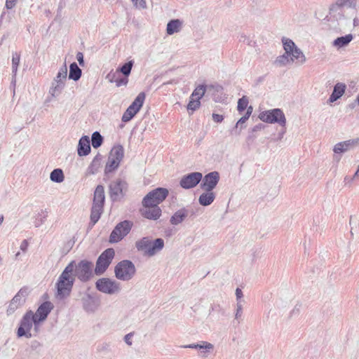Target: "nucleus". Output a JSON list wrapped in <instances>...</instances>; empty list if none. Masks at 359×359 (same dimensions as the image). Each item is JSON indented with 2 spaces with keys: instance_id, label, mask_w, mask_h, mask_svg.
<instances>
[{
  "instance_id": "obj_1",
  "label": "nucleus",
  "mask_w": 359,
  "mask_h": 359,
  "mask_svg": "<svg viewBox=\"0 0 359 359\" xmlns=\"http://www.w3.org/2000/svg\"><path fill=\"white\" fill-rule=\"evenodd\" d=\"M285 54L277 57L276 62L279 65H286L297 61L299 64H303L306 61V57L303 52L297 47L295 43L290 39H283Z\"/></svg>"
},
{
  "instance_id": "obj_2",
  "label": "nucleus",
  "mask_w": 359,
  "mask_h": 359,
  "mask_svg": "<svg viewBox=\"0 0 359 359\" xmlns=\"http://www.w3.org/2000/svg\"><path fill=\"white\" fill-rule=\"evenodd\" d=\"M74 271V262H71L58 278L56 284L57 298L62 299L69 295L75 280Z\"/></svg>"
},
{
  "instance_id": "obj_3",
  "label": "nucleus",
  "mask_w": 359,
  "mask_h": 359,
  "mask_svg": "<svg viewBox=\"0 0 359 359\" xmlns=\"http://www.w3.org/2000/svg\"><path fill=\"white\" fill-rule=\"evenodd\" d=\"M135 247L144 256L153 257L163 248L164 241L162 238L152 241L148 237H144L135 242Z\"/></svg>"
},
{
  "instance_id": "obj_4",
  "label": "nucleus",
  "mask_w": 359,
  "mask_h": 359,
  "mask_svg": "<svg viewBox=\"0 0 359 359\" xmlns=\"http://www.w3.org/2000/svg\"><path fill=\"white\" fill-rule=\"evenodd\" d=\"M104 199V187L102 185L97 186L94 192L93 203L90 214V219L93 224L99 220L102 213Z\"/></svg>"
},
{
  "instance_id": "obj_5",
  "label": "nucleus",
  "mask_w": 359,
  "mask_h": 359,
  "mask_svg": "<svg viewBox=\"0 0 359 359\" xmlns=\"http://www.w3.org/2000/svg\"><path fill=\"white\" fill-rule=\"evenodd\" d=\"M136 272L134 264L129 260H123L118 263L114 269L115 276L117 279L128 281L133 278Z\"/></svg>"
},
{
  "instance_id": "obj_6",
  "label": "nucleus",
  "mask_w": 359,
  "mask_h": 359,
  "mask_svg": "<svg viewBox=\"0 0 359 359\" xmlns=\"http://www.w3.org/2000/svg\"><path fill=\"white\" fill-rule=\"evenodd\" d=\"M67 76V67L65 64L54 78L49 89V94L52 97L59 96L65 88Z\"/></svg>"
},
{
  "instance_id": "obj_7",
  "label": "nucleus",
  "mask_w": 359,
  "mask_h": 359,
  "mask_svg": "<svg viewBox=\"0 0 359 359\" xmlns=\"http://www.w3.org/2000/svg\"><path fill=\"white\" fill-rule=\"evenodd\" d=\"M35 321L36 319L34 318V313L32 311H27L22 317L20 327L17 331V335L18 337H25L29 339L31 338L32 334H31V330L34 325V330H35Z\"/></svg>"
},
{
  "instance_id": "obj_8",
  "label": "nucleus",
  "mask_w": 359,
  "mask_h": 359,
  "mask_svg": "<svg viewBox=\"0 0 359 359\" xmlns=\"http://www.w3.org/2000/svg\"><path fill=\"white\" fill-rule=\"evenodd\" d=\"M168 195L165 188H157L149 192L142 200L143 206L158 205L163 202Z\"/></svg>"
},
{
  "instance_id": "obj_9",
  "label": "nucleus",
  "mask_w": 359,
  "mask_h": 359,
  "mask_svg": "<svg viewBox=\"0 0 359 359\" xmlns=\"http://www.w3.org/2000/svg\"><path fill=\"white\" fill-rule=\"evenodd\" d=\"M259 118L266 123H277L281 126H285L286 118L282 110L280 109H274L262 111L259 115Z\"/></svg>"
},
{
  "instance_id": "obj_10",
  "label": "nucleus",
  "mask_w": 359,
  "mask_h": 359,
  "mask_svg": "<svg viewBox=\"0 0 359 359\" xmlns=\"http://www.w3.org/2000/svg\"><path fill=\"white\" fill-rule=\"evenodd\" d=\"M132 226L133 222L128 220H124L117 224L110 234L109 242L116 243L121 241L129 233Z\"/></svg>"
},
{
  "instance_id": "obj_11",
  "label": "nucleus",
  "mask_w": 359,
  "mask_h": 359,
  "mask_svg": "<svg viewBox=\"0 0 359 359\" xmlns=\"http://www.w3.org/2000/svg\"><path fill=\"white\" fill-rule=\"evenodd\" d=\"M95 285L100 292L108 294H118L121 291L120 283L108 278L98 279Z\"/></svg>"
},
{
  "instance_id": "obj_12",
  "label": "nucleus",
  "mask_w": 359,
  "mask_h": 359,
  "mask_svg": "<svg viewBox=\"0 0 359 359\" xmlns=\"http://www.w3.org/2000/svg\"><path fill=\"white\" fill-rule=\"evenodd\" d=\"M93 263L87 260H82L77 264L74 262V277L77 276L83 282L88 281L93 276Z\"/></svg>"
},
{
  "instance_id": "obj_13",
  "label": "nucleus",
  "mask_w": 359,
  "mask_h": 359,
  "mask_svg": "<svg viewBox=\"0 0 359 359\" xmlns=\"http://www.w3.org/2000/svg\"><path fill=\"white\" fill-rule=\"evenodd\" d=\"M115 252L112 248L104 250L98 257L95 271L97 274L103 273L111 264Z\"/></svg>"
},
{
  "instance_id": "obj_14",
  "label": "nucleus",
  "mask_w": 359,
  "mask_h": 359,
  "mask_svg": "<svg viewBox=\"0 0 359 359\" xmlns=\"http://www.w3.org/2000/svg\"><path fill=\"white\" fill-rule=\"evenodd\" d=\"M128 188L126 181L116 179L112 181L109 185V194L112 201L120 200L125 194Z\"/></svg>"
},
{
  "instance_id": "obj_15",
  "label": "nucleus",
  "mask_w": 359,
  "mask_h": 359,
  "mask_svg": "<svg viewBox=\"0 0 359 359\" xmlns=\"http://www.w3.org/2000/svg\"><path fill=\"white\" fill-rule=\"evenodd\" d=\"M53 305L50 302H43L34 313L35 321V332H38L39 330L40 323L43 322L50 312L53 310Z\"/></svg>"
},
{
  "instance_id": "obj_16",
  "label": "nucleus",
  "mask_w": 359,
  "mask_h": 359,
  "mask_svg": "<svg viewBox=\"0 0 359 359\" xmlns=\"http://www.w3.org/2000/svg\"><path fill=\"white\" fill-rule=\"evenodd\" d=\"M201 172H191L184 175L180 180V186L184 189H191L196 187L202 180Z\"/></svg>"
},
{
  "instance_id": "obj_17",
  "label": "nucleus",
  "mask_w": 359,
  "mask_h": 359,
  "mask_svg": "<svg viewBox=\"0 0 359 359\" xmlns=\"http://www.w3.org/2000/svg\"><path fill=\"white\" fill-rule=\"evenodd\" d=\"M358 0H335L334 3L330 6V13H340L341 8L346 7L348 8H355Z\"/></svg>"
},
{
  "instance_id": "obj_18",
  "label": "nucleus",
  "mask_w": 359,
  "mask_h": 359,
  "mask_svg": "<svg viewBox=\"0 0 359 359\" xmlns=\"http://www.w3.org/2000/svg\"><path fill=\"white\" fill-rule=\"evenodd\" d=\"M359 146V137L336 144L333 151L336 154L344 153Z\"/></svg>"
},
{
  "instance_id": "obj_19",
  "label": "nucleus",
  "mask_w": 359,
  "mask_h": 359,
  "mask_svg": "<svg viewBox=\"0 0 359 359\" xmlns=\"http://www.w3.org/2000/svg\"><path fill=\"white\" fill-rule=\"evenodd\" d=\"M219 175L217 172H212L206 175L203 179L201 187L207 191H212L217 184Z\"/></svg>"
},
{
  "instance_id": "obj_20",
  "label": "nucleus",
  "mask_w": 359,
  "mask_h": 359,
  "mask_svg": "<svg viewBox=\"0 0 359 359\" xmlns=\"http://www.w3.org/2000/svg\"><path fill=\"white\" fill-rule=\"evenodd\" d=\"M27 294L28 292L27 289H21L11 300L8 309V312H13L19 306L22 305L25 302Z\"/></svg>"
},
{
  "instance_id": "obj_21",
  "label": "nucleus",
  "mask_w": 359,
  "mask_h": 359,
  "mask_svg": "<svg viewBox=\"0 0 359 359\" xmlns=\"http://www.w3.org/2000/svg\"><path fill=\"white\" fill-rule=\"evenodd\" d=\"M144 217L156 220L161 215V209L158 205L144 206L141 210Z\"/></svg>"
},
{
  "instance_id": "obj_22",
  "label": "nucleus",
  "mask_w": 359,
  "mask_h": 359,
  "mask_svg": "<svg viewBox=\"0 0 359 359\" xmlns=\"http://www.w3.org/2000/svg\"><path fill=\"white\" fill-rule=\"evenodd\" d=\"M346 86L343 83H337L334 87L332 93L328 99L330 103H332L339 99L345 93Z\"/></svg>"
},
{
  "instance_id": "obj_23",
  "label": "nucleus",
  "mask_w": 359,
  "mask_h": 359,
  "mask_svg": "<svg viewBox=\"0 0 359 359\" xmlns=\"http://www.w3.org/2000/svg\"><path fill=\"white\" fill-rule=\"evenodd\" d=\"M102 156L100 154H97L87 168L86 175H92L97 173L102 167Z\"/></svg>"
},
{
  "instance_id": "obj_24",
  "label": "nucleus",
  "mask_w": 359,
  "mask_h": 359,
  "mask_svg": "<svg viewBox=\"0 0 359 359\" xmlns=\"http://www.w3.org/2000/svg\"><path fill=\"white\" fill-rule=\"evenodd\" d=\"M182 28V22L179 19L171 20L167 24L166 33L168 35H172L178 33Z\"/></svg>"
},
{
  "instance_id": "obj_25",
  "label": "nucleus",
  "mask_w": 359,
  "mask_h": 359,
  "mask_svg": "<svg viewBox=\"0 0 359 359\" xmlns=\"http://www.w3.org/2000/svg\"><path fill=\"white\" fill-rule=\"evenodd\" d=\"M90 151V140L88 137H82L79 142L78 146V154L79 156H86Z\"/></svg>"
},
{
  "instance_id": "obj_26",
  "label": "nucleus",
  "mask_w": 359,
  "mask_h": 359,
  "mask_svg": "<svg viewBox=\"0 0 359 359\" xmlns=\"http://www.w3.org/2000/svg\"><path fill=\"white\" fill-rule=\"evenodd\" d=\"M124 156V149L121 145L114 146L109 155V158L118 161L119 163L122 161Z\"/></svg>"
},
{
  "instance_id": "obj_27",
  "label": "nucleus",
  "mask_w": 359,
  "mask_h": 359,
  "mask_svg": "<svg viewBox=\"0 0 359 359\" xmlns=\"http://www.w3.org/2000/svg\"><path fill=\"white\" fill-rule=\"evenodd\" d=\"M185 347L189 348H198V349L205 350V351H203L202 353H204L203 356H205V353L210 352L213 349L214 346L209 342L201 341L200 344H192L187 345Z\"/></svg>"
},
{
  "instance_id": "obj_28",
  "label": "nucleus",
  "mask_w": 359,
  "mask_h": 359,
  "mask_svg": "<svg viewBox=\"0 0 359 359\" xmlns=\"http://www.w3.org/2000/svg\"><path fill=\"white\" fill-rule=\"evenodd\" d=\"M353 40V35L351 34L338 37L334 40L332 45L338 48L347 46Z\"/></svg>"
},
{
  "instance_id": "obj_29",
  "label": "nucleus",
  "mask_w": 359,
  "mask_h": 359,
  "mask_svg": "<svg viewBox=\"0 0 359 359\" xmlns=\"http://www.w3.org/2000/svg\"><path fill=\"white\" fill-rule=\"evenodd\" d=\"M187 216V211L184 209H181L177 211L170 218V223L173 225H177L180 224Z\"/></svg>"
},
{
  "instance_id": "obj_30",
  "label": "nucleus",
  "mask_w": 359,
  "mask_h": 359,
  "mask_svg": "<svg viewBox=\"0 0 359 359\" xmlns=\"http://www.w3.org/2000/svg\"><path fill=\"white\" fill-rule=\"evenodd\" d=\"M215 199V194L213 192L207 191L202 194L199 197V203L201 205L206 206L210 205Z\"/></svg>"
},
{
  "instance_id": "obj_31",
  "label": "nucleus",
  "mask_w": 359,
  "mask_h": 359,
  "mask_svg": "<svg viewBox=\"0 0 359 359\" xmlns=\"http://www.w3.org/2000/svg\"><path fill=\"white\" fill-rule=\"evenodd\" d=\"M81 76V69L78 67L76 62H73L69 67V78L74 81H78Z\"/></svg>"
},
{
  "instance_id": "obj_32",
  "label": "nucleus",
  "mask_w": 359,
  "mask_h": 359,
  "mask_svg": "<svg viewBox=\"0 0 359 359\" xmlns=\"http://www.w3.org/2000/svg\"><path fill=\"white\" fill-rule=\"evenodd\" d=\"M145 100V94L144 93H140L138 94V95L136 97L135 100L132 102V104L130 105L133 109H135L136 111H139L140 109L142 108L144 102Z\"/></svg>"
},
{
  "instance_id": "obj_33",
  "label": "nucleus",
  "mask_w": 359,
  "mask_h": 359,
  "mask_svg": "<svg viewBox=\"0 0 359 359\" xmlns=\"http://www.w3.org/2000/svg\"><path fill=\"white\" fill-rule=\"evenodd\" d=\"M50 179L52 182L61 183L65 180L63 171L60 168L54 169L50 175Z\"/></svg>"
},
{
  "instance_id": "obj_34",
  "label": "nucleus",
  "mask_w": 359,
  "mask_h": 359,
  "mask_svg": "<svg viewBox=\"0 0 359 359\" xmlns=\"http://www.w3.org/2000/svg\"><path fill=\"white\" fill-rule=\"evenodd\" d=\"M119 164L120 163L118 161L109 158V157H108V161L104 169L105 173L107 174L115 170L118 168Z\"/></svg>"
},
{
  "instance_id": "obj_35",
  "label": "nucleus",
  "mask_w": 359,
  "mask_h": 359,
  "mask_svg": "<svg viewBox=\"0 0 359 359\" xmlns=\"http://www.w3.org/2000/svg\"><path fill=\"white\" fill-rule=\"evenodd\" d=\"M138 112L133 109L131 107H128L126 111L123 113L121 120L123 122H128L130 121Z\"/></svg>"
},
{
  "instance_id": "obj_36",
  "label": "nucleus",
  "mask_w": 359,
  "mask_h": 359,
  "mask_svg": "<svg viewBox=\"0 0 359 359\" xmlns=\"http://www.w3.org/2000/svg\"><path fill=\"white\" fill-rule=\"evenodd\" d=\"M103 141L102 135L98 132H95L92 135V146L97 149L101 146Z\"/></svg>"
},
{
  "instance_id": "obj_37",
  "label": "nucleus",
  "mask_w": 359,
  "mask_h": 359,
  "mask_svg": "<svg viewBox=\"0 0 359 359\" xmlns=\"http://www.w3.org/2000/svg\"><path fill=\"white\" fill-rule=\"evenodd\" d=\"M205 93V88L204 86H198L192 93L191 97L197 100H201V98L204 95Z\"/></svg>"
},
{
  "instance_id": "obj_38",
  "label": "nucleus",
  "mask_w": 359,
  "mask_h": 359,
  "mask_svg": "<svg viewBox=\"0 0 359 359\" xmlns=\"http://www.w3.org/2000/svg\"><path fill=\"white\" fill-rule=\"evenodd\" d=\"M20 55L18 53H13L12 56V70L15 74L18 71V67L20 63Z\"/></svg>"
},
{
  "instance_id": "obj_39",
  "label": "nucleus",
  "mask_w": 359,
  "mask_h": 359,
  "mask_svg": "<svg viewBox=\"0 0 359 359\" xmlns=\"http://www.w3.org/2000/svg\"><path fill=\"white\" fill-rule=\"evenodd\" d=\"M248 99L247 97L243 96L241 99L238 100V111L239 112L243 111L245 109H248Z\"/></svg>"
},
{
  "instance_id": "obj_40",
  "label": "nucleus",
  "mask_w": 359,
  "mask_h": 359,
  "mask_svg": "<svg viewBox=\"0 0 359 359\" xmlns=\"http://www.w3.org/2000/svg\"><path fill=\"white\" fill-rule=\"evenodd\" d=\"M200 105H201V102L199 100H197V99L190 97V100L187 105V109L191 110V111H195L200 107Z\"/></svg>"
},
{
  "instance_id": "obj_41",
  "label": "nucleus",
  "mask_w": 359,
  "mask_h": 359,
  "mask_svg": "<svg viewBox=\"0 0 359 359\" xmlns=\"http://www.w3.org/2000/svg\"><path fill=\"white\" fill-rule=\"evenodd\" d=\"M133 62L130 61L127 63H126L124 65H123L120 69L119 71L124 74L125 76H128L130 74L132 67H133Z\"/></svg>"
},
{
  "instance_id": "obj_42",
  "label": "nucleus",
  "mask_w": 359,
  "mask_h": 359,
  "mask_svg": "<svg viewBox=\"0 0 359 359\" xmlns=\"http://www.w3.org/2000/svg\"><path fill=\"white\" fill-rule=\"evenodd\" d=\"M252 112V107L251 106L248 107L246 114L241 117L237 122L236 127H238L239 125H242L243 123H245V121L249 118L250 116L251 115Z\"/></svg>"
},
{
  "instance_id": "obj_43",
  "label": "nucleus",
  "mask_w": 359,
  "mask_h": 359,
  "mask_svg": "<svg viewBox=\"0 0 359 359\" xmlns=\"http://www.w3.org/2000/svg\"><path fill=\"white\" fill-rule=\"evenodd\" d=\"M243 314V304L242 301H238L236 303V312L235 314L236 319H240Z\"/></svg>"
},
{
  "instance_id": "obj_44",
  "label": "nucleus",
  "mask_w": 359,
  "mask_h": 359,
  "mask_svg": "<svg viewBox=\"0 0 359 359\" xmlns=\"http://www.w3.org/2000/svg\"><path fill=\"white\" fill-rule=\"evenodd\" d=\"M134 5L139 8L144 9L147 8V3L145 0H131Z\"/></svg>"
},
{
  "instance_id": "obj_45",
  "label": "nucleus",
  "mask_w": 359,
  "mask_h": 359,
  "mask_svg": "<svg viewBox=\"0 0 359 359\" xmlns=\"http://www.w3.org/2000/svg\"><path fill=\"white\" fill-rule=\"evenodd\" d=\"M17 0H6V8L8 10L12 9L16 5Z\"/></svg>"
},
{
  "instance_id": "obj_46",
  "label": "nucleus",
  "mask_w": 359,
  "mask_h": 359,
  "mask_svg": "<svg viewBox=\"0 0 359 359\" xmlns=\"http://www.w3.org/2000/svg\"><path fill=\"white\" fill-rule=\"evenodd\" d=\"M133 337V332H130L129 334H127L125 337H124V341L128 345V346H131L132 345V338Z\"/></svg>"
},
{
  "instance_id": "obj_47",
  "label": "nucleus",
  "mask_w": 359,
  "mask_h": 359,
  "mask_svg": "<svg viewBox=\"0 0 359 359\" xmlns=\"http://www.w3.org/2000/svg\"><path fill=\"white\" fill-rule=\"evenodd\" d=\"M76 59L79 63L80 65L81 66H83L84 65V61H83V55L82 53L81 52H79L77 54H76Z\"/></svg>"
},
{
  "instance_id": "obj_48",
  "label": "nucleus",
  "mask_w": 359,
  "mask_h": 359,
  "mask_svg": "<svg viewBox=\"0 0 359 359\" xmlns=\"http://www.w3.org/2000/svg\"><path fill=\"white\" fill-rule=\"evenodd\" d=\"M212 119L217 123H220L223 121L224 118L222 115L217 114H212Z\"/></svg>"
},
{
  "instance_id": "obj_49",
  "label": "nucleus",
  "mask_w": 359,
  "mask_h": 359,
  "mask_svg": "<svg viewBox=\"0 0 359 359\" xmlns=\"http://www.w3.org/2000/svg\"><path fill=\"white\" fill-rule=\"evenodd\" d=\"M236 296L237 302L242 301L241 299H242L243 294L242 290L240 288H237L236 290Z\"/></svg>"
},
{
  "instance_id": "obj_50",
  "label": "nucleus",
  "mask_w": 359,
  "mask_h": 359,
  "mask_svg": "<svg viewBox=\"0 0 359 359\" xmlns=\"http://www.w3.org/2000/svg\"><path fill=\"white\" fill-rule=\"evenodd\" d=\"M116 86L118 87L121 86H126L128 83V79H121L119 80H116Z\"/></svg>"
},
{
  "instance_id": "obj_51",
  "label": "nucleus",
  "mask_w": 359,
  "mask_h": 359,
  "mask_svg": "<svg viewBox=\"0 0 359 359\" xmlns=\"http://www.w3.org/2000/svg\"><path fill=\"white\" fill-rule=\"evenodd\" d=\"M27 246H28V243L27 242V241H23L20 245V249L22 250V251H25L27 248Z\"/></svg>"
},
{
  "instance_id": "obj_52",
  "label": "nucleus",
  "mask_w": 359,
  "mask_h": 359,
  "mask_svg": "<svg viewBox=\"0 0 359 359\" xmlns=\"http://www.w3.org/2000/svg\"><path fill=\"white\" fill-rule=\"evenodd\" d=\"M355 103H357L359 105V94L358 95V96H357V97H356V99L355 100V102L351 103V104H349V107L351 109H353L355 107Z\"/></svg>"
},
{
  "instance_id": "obj_53",
  "label": "nucleus",
  "mask_w": 359,
  "mask_h": 359,
  "mask_svg": "<svg viewBox=\"0 0 359 359\" xmlns=\"http://www.w3.org/2000/svg\"><path fill=\"white\" fill-rule=\"evenodd\" d=\"M358 175H359V165H358V169H357V170H356V172L355 173V176H357Z\"/></svg>"
},
{
  "instance_id": "obj_54",
  "label": "nucleus",
  "mask_w": 359,
  "mask_h": 359,
  "mask_svg": "<svg viewBox=\"0 0 359 359\" xmlns=\"http://www.w3.org/2000/svg\"><path fill=\"white\" fill-rule=\"evenodd\" d=\"M3 220H4V217H0V224L3 222Z\"/></svg>"
},
{
  "instance_id": "obj_55",
  "label": "nucleus",
  "mask_w": 359,
  "mask_h": 359,
  "mask_svg": "<svg viewBox=\"0 0 359 359\" xmlns=\"http://www.w3.org/2000/svg\"><path fill=\"white\" fill-rule=\"evenodd\" d=\"M19 255H20V252H18L16 253L15 257H18Z\"/></svg>"
}]
</instances>
